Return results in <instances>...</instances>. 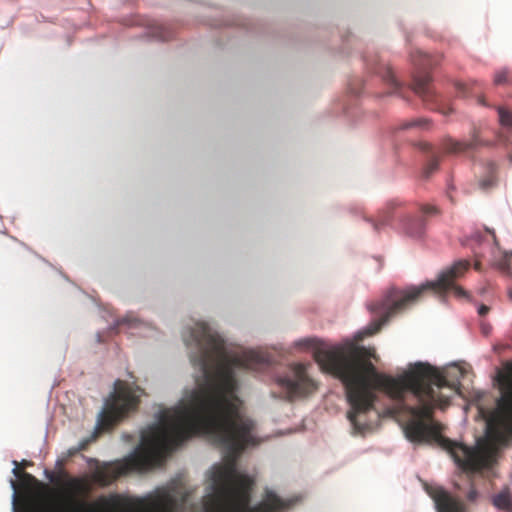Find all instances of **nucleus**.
Listing matches in <instances>:
<instances>
[{
  "label": "nucleus",
  "instance_id": "1",
  "mask_svg": "<svg viewBox=\"0 0 512 512\" xmlns=\"http://www.w3.org/2000/svg\"><path fill=\"white\" fill-rule=\"evenodd\" d=\"M200 372L196 388L180 403L160 411L158 421L141 432L137 450L121 462L98 465L92 480L108 486L131 471H146L159 465L165 456L195 435H205L224 448L228 461L213 468L212 493L208 495L214 512H280L290 506L273 491H266L258 505L251 507L252 480L238 472L236 460L250 445L257 444L255 423L240 412L236 395V371L255 366H193ZM56 488L49 495L25 500V512H174L176 500L169 488L133 503L119 494L101 496L91 504L92 490L85 476L66 473L51 478Z\"/></svg>",
  "mask_w": 512,
  "mask_h": 512
},
{
  "label": "nucleus",
  "instance_id": "2",
  "mask_svg": "<svg viewBox=\"0 0 512 512\" xmlns=\"http://www.w3.org/2000/svg\"><path fill=\"white\" fill-rule=\"evenodd\" d=\"M315 361L321 370L343 383L350 410L347 417L353 427L363 432L370 427L366 416L374 409L375 391L387 394L394 405L388 409L393 416L407 418L406 438L412 443L437 444L447 451L462 471L472 475L490 465L491 457L483 450L468 447L442 435V425L433 419L435 407L444 409L454 394L460 393L464 370L453 365L439 370L428 363L411 365L403 374L392 377L377 372L371 359H376L374 348L347 342L329 349H317ZM466 498L475 502L478 491L471 484Z\"/></svg>",
  "mask_w": 512,
  "mask_h": 512
},
{
  "label": "nucleus",
  "instance_id": "3",
  "mask_svg": "<svg viewBox=\"0 0 512 512\" xmlns=\"http://www.w3.org/2000/svg\"><path fill=\"white\" fill-rule=\"evenodd\" d=\"M469 266V261L459 260L443 271L436 281L427 282L418 287L413 286L406 290L389 289L381 300L368 305V309L372 313L379 315V318L372 321L364 331V335H373L380 331L381 327L391 317L402 313L408 307L415 304L426 291H433L437 294L450 292L457 298L466 297V291L456 285L455 281L468 270Z\"/></svg>",
  "mask_w": 512,
  "mask_h": 512
},
{
  "label": "nucleus",
  "instance_id": "4",
  "mask_svg": "<svg viewBox=\"0 0 512 512\" xmlns=\"http://www.w3.org/2000/svg\"><path fill=\"white\" fill-rule=\"evenodd\" d=\"M502 397L491 412L482 411L486 419V437L492 446L502 445L512 437V364L498 376Z\"/></svg>",
  "mask_w": 512,
  "mask_h": 512
},
{
  "label": "nucleus",
  "instance_id": "5",
  "mask_svg": "<svg viewBox=\"0 0 512 512\" xmlns=\"http://www.w3.org/2000/svg\"><path fill=\"white\" fill-rule=\"evenodd\" d=\"M139 404V398L135 391L124 381L115 382V391L98 418V427L102 430L113 428L128 412L135 410Z\"/></svg>",
  "mask_w": 512,
  "mask_h": 512
},
{
  "label": "nucleus",
  "instance_id": "6",
  "mask_svg": "<svg viewBox=\"0 0 512 512\" xmlns=\"http://www.w3.org/2000/svg\"><path fill=\"white\" fill-rule=\"evenodd\" d=\"M276 383L288 400L305 397L317 389L316 383L306 372V366L301 363L293 365L287 374L276 379Z\"/></svg>",
  "mask_w": 512,
  "mask_h": 512
},
{
  "label": "nucleus",
  "instance_id": "7",
  "mask_svg": "<svg viewBox=\"0 0 512 512\" xmlns=\"http://www.w3.org/2000/svg\"><path fill=\"white\" fill-rule=\"evenodd\" d=\"M412 61L419 71L413 78L412 89L426 103L436 99L435 92L431 86V76L425 70L433 65L431 56L417 52V58L413 56Z\"/></svg>",
  "mask_w": 512,
  "mask_h": 512
},
{
  "label": "nucleus",
  "instance_id": "8",
  "mask_svg": "<svg viewBox=\"0 0 512 512\" xmlns=\"http://www.w3.org/2000/svg\"><path fill=\"white\" fill-rule=\"evenodd\" d=\"M425 491L434 501L437 512H467L465 503L443 487L425 485Z\"/></svg>",
  "mask_w": 512,
  "mask_h": 512
},
{
  "label": "nucleus",
  "instance_id": "9",
  "mask_svg": "<svg viewBox=\"0 0 512 512\" xmlns=\"http://www.w3.org/2000/svg\"><path fill=\"white\" fill-rule=\"evenodd\" d=\"M420 213V217L408 215L402 220L403 233L413 238H420L426 229V218L437 215L439 210L434 205L424 204L420 207Z\"/></svg>",
  "mask_w": 512,
  "mask_h": 512
},
{
  "label": "nucleus",
  "instance_id": "10",
  "mask_svg": "<svg viewBox=\"0 0 512 512\" xmlns=\"http://www.w3.org/2000/svg\"><path fill=\"white\" fill-rule=\"evenodd\" d=\"M493 505L500 510L512 512V495L509 488H505L492 499Z\"/></svg>",
  "mask_w": 512,
  "mask_h": 512
},
{
  "label": "nucleus",
  "instance_id": "11",
  "mask_svg": "<svg viewBox=\"0 0 512 512\" xmlns=\"http://www.w3.org/2000/svg\"><path fill=\"white\" fill-rule=\"evenodd\" d=\"M477 145L476 140L470 142H459L452 139H446L443 142V148L449 153H459L473 149Z\"/></svg>",
  "mask_w": 512,
  "mask_h": 512
},
{
  "label": "nucleus",
  "instance_id": "12",
  "mask_svg": "<svg viewBox=\"0 0 512 512\" xmlns=\"http://www.w3.org/2000/svg\"><path fill=\"white\" fill-rule=\"evenodd\" d=\"M421 149L424 151L431 152V158L427 162L424 168L425 177H429L434 171L438 169L439 166V155L438 152L434 151L432 146L429 143L421 144Z\"/></svg>",
  "mask_w": 512,
  "mask_h": 512
},
{
  "label": "nucleus",
  "instance_id": "13",
  "mask_svg": "<svg viewBox=\"0 0 512 512\" xmlns=\"http://www.w3.org/2000/svg\"><path fill=\"white\" fill-rule=\"evenodd\" d=\"M401 129H419V130H428L430 128V121L426 118H416L408 121H404L401 126Z\"/></svg>",
  "mask_w": 512,
  "mask_h": 512
},
{
  "label": "nucleus",
  "instance_id": "14",
  "mask_svg": "<svg viewBox=\"0 0 512 512\" xmlns=\"http://www.w3.org/2000/svg\"><path fill=\"white\" fill-rule=\"evenodd\" d=\"M499 122L502 127L512 130V113L503 107H498Z\"/></svg>",
  "mask_w": 512,
  "mask_h": 512
},
{
  "label": "nucleus",
  "instance_id": "15",
  "mask_svg": "<svg viewBox=\"0 0 512 512\" xmlns=\"http://www.w3.org/2000/svg\"><path fill=\"white\" fill-rule=\"evenodd\" d=\"M20 485L26 489L31 490L34 485L38 484L37 479L29 473H25L19 478Z\"/></svg>",
  "mask_w": 512,
  "mask_h": 512
},
{
  "label": "nucleus",
  "instance_id": "16",
  "mask_svg": "<svg viewBox=\"0 0 512 512\" xmlns=\"http://www.w3.org/2000/svg\"><path fill=\"white\" fill-rule=\"evenodd\" d=\"M382 78H383V80L385 82L390 84L395 90L399 87V83L396 80V78L394 76V73L391 70V68H389V67L385 68V70H384V72L382 74Z\"/></svg>",
  "mask_w": 512,
  "mask_h": 512
},
{
  "label": "nucleus",
  "instance_id": "17",
  "mask_svg": "<svg viewBox=\"0 0 512 512\" xmlns=\"http://www.w3.org/2000/svg\"><path fill=\"white\" fill-rule=\"evenodd\" d=\"M478 86L477 81H472L469 84H462L459 83L456 85L457 90L459 91V94L462 96H468L472 93V91L475 89V87Z\"/></svg>",
  "mask_w": 512,
  "mask_h": 512
},
{
  "label": "nucleus",
  "instance_id": "18",
  "mask_svg": "<svg viewBox=\"0 0 512 512\" xmlns=\"http://www.w3.org/2000/svg\"><path fill=\"white\" fill-rule=\"evenodd\" d=\"M509 71L506 69L499 70L495 73L494 83L496 85H502L508 82Z\"/></svg>",
  "mask_w": 512,
  "mask_h": 512
},
{
  "label": "nucleus",
  "instance_id": "19",
  "mask_svg": "<svg viewBox=\"0 0 512 512\" xmlns=\"http://www.w3.org/2000/svg\"><path fill=\"white\" fill-rule=\"evenodd\" d=\"M496 182V177L494 175V171L491 170V173L483 180L480 181V186L482 189H488L494 186Z\"/></svg>",
  "mask_w": 512,
  "mask_h": 512
},
{
  "label": "nucleus",
  "instance_id": "20",
  "mask_svg": "<svg viewBox=\"0 0 512 512\" xmlns=\"http://www.w3.org/2000/svg\"><path fill=\"white\" fill-rule=\"evenodd\" d=\"M154 36L162 41H167L170 38L168 31L163 26H159L156 28V31L154 32Z\"/></svg>",
  "mask_w": 512,
  "mask_h": 512
},
{
  "label": "nucleus",
  "instance_id": "21",
  "mask_svg": "<svg viewBox=\"0 0 512 512\" xmlns=\"http://www.w3.org/2000/svg\"><path fill=\"white\" fill-rule=\"evenodd\" d=\"M403 205V203L399 199H393L390 200L386 205V214H389L390 212L396 210L397 208H400Z\"/></svg>",
  "mask_w": 512,
  "mask_h": 512
},
{
  "label": "nucleus",
  "instance_id": "22",
  "mask_svg": "<svg viewBox=\"0 0 512 512\" xmlns=\"http://www.w3.org/2000/svg\"><path fill=\"white\" fill-rule=\"evenodd\" d=\"M90 442H91V439L82 440L76 448H74L70 451V453L73 455L77 452L85 450Z\"/></svg>",
  "mask_w": 512,
  "mask_h": 512
},
{
  "label": "nucleus",
  "instance_id": "23",
  "mask_svg": "<svg viewBox=\"0 0 512 512\" xmlns=\"http://www.w3.org/2000/svg\"><path fill=\"white\" fill-rule=\"evenodd\" d=\"M14 464L15 465H18V463L16 461H14ZM26 472L22 471L21 469L18 468V466H16L14 469H13V474L19 479L20 477H22L23 474H25Z\"/></svg>",
  "mask_w": 512,
  "mask_h": 512
},
{
  "label": "nucleus",
  "instance_id": "24",
  "mask_svg": "<svg viewBox=\"0 0 512 512\" xmlns=\"http://www.w3.org/2000/svg\"><path fill=\"white\" fill-rule=\"evenodd\" d=\"M11 485L14 489L13 497H14V505H16L17 498H18V496H17L18 483L15 480H11Z\"/></svg>",
  "mask_w": 512,
  "mask_h": 512
},
{
  "label": "nucleus",
  "instance_id": "25",
  "mask_svg": "<svg viewBox=\"0 0 512 512\" xmlns=\"http://www.w3.org/2000/svg\"><path fill=\"white\" fill-rule=\"evenodd\" d=\"M488 311H489V307H488V306H486V305H481V306L479 307V309H478V313H479V315H481V316H485V315L488 313Z\"/></svg>",
  "mask_w": 512,
  "mask_h": 512
},
{
  "label": "nucleus",
  "instance_id": "26",
  "mask_svg": "<svg viewBox=\"0 0 512 512\" xmlns=\"http://www.w3.org/2000/svg\"><path fill=\"white\" fill-rule=\"evenodd\" d=\"M388 220V215H384L381 217V219L379 220V223L380 224H385Z\"/></svg>",
  "mask_w": 512,
  "mask_h": 512
},
{
  "label": "nucleus",
  "instance_id": "27",
  "mask_svg": "<svg viewBox=\"0 0 512 512\" xmlns=\"http://www.w3.org/2000/svg\"><path fill=\"white\" fill-rule=\"evenodd\" d=\"M479 103H481L482 105H485L484 99L480 97L479 98Z\"/></svg>",
  "mask_w": 512,
  "mask_h": 512
},
{
  "label": "nucleus",
  "instance_id": "28",
  "mask_svg": "<svg viewBox=\"0 0 512 512\" xmlns=\"http://www.w3.org/2000/svg\"><path fill=\"white\" fill-rule=\"evenodd\" d=\"M475 269H477V270H479V269H480V265H479V263H476V264H475Z\"/></svg>",
  "mask_w": 512,
  "mask_h": 512
},
{
  "label": "nucleus",
  "instance_id": "29",
  "mask_svg": "<svg viewBox=\"0 0 512 512\" xmlns=\"http://www.w3.org/2000/svg\"><path fill=\"white\" fill-rule=\"evenodd\" d=\"M374 228L378 230V223H374Z\"/></svg>",
  "mask_w": 512,
  "mask_h": 512
},
{
  "label": "nucleus",
  "instance_id": "30",
  "mask_svg": "<svg viewBox=\"0 0 512 512\" xmlns=\"http://www.w3.org/2000/svg\"><path fill=\"white\" fill-rule=\"evenodd\" d=\"M510 160H511V162H512V154H511Z\"/></svg>",
  "mask_w": 512,
  "mask_h": 512
}]
</instances>
